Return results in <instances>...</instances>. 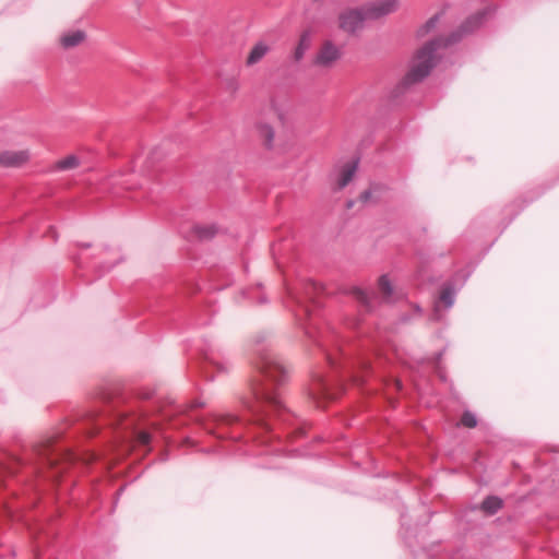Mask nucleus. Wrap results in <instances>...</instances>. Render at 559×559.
Masks as SVG:
<instances>
[{
	"mask_svg": "<svg viewBox=\"0 0 559 559\" xmlns=\"http://www.w3.org/2000/svg\"><path fill=\"white\" fill-rule=\"evenodd\" d=\"M260 378L250 383V396L243 397L242 404L252 413L264 412L266 407H280L274 385L280 384L287 376L283 364L274 356L265 355L259 364Z\"/></svg>",
	"mask_w": 559,
	"mask_h": 559,
	"instance_id": "1",
	"label": "nucleus"
},
{
	"mask_svg": "<svg viewBox=\"0 0 559 559\" xmlns=\"http://www.w3.org/2000/svg\"><path fill=\"white\" fill-rule=\"evenodd\" d=\"M448 43L443 39H433L420 47L416 51L411 68L405 75V82L414 84L425 79L435 66V50Z\"/></svg>",
	"mask_w": 559,
	"mask_h": 559,
	"instance_id": "2",
	"label": "nucleus"
},
{
	"mask_svg": "<svg viewBox=\"0 0 559 559\" xmlns=\"http://www.w3.org/2000/svg\"><path fill=\"white\" fill-rule=\"evenodd\" d=\"M343 58L342 47L332 39L322 40L311 57V66L321 71L332 70Z\"/></svg>",
	"mask_w": 559,
	"mask_h": 559,
	"instance_id": "3",
	"label": "nucleus"
},
{
	"mask_svg": "<svg viewBox=\"0 0 559 559\" xmlns=\"http://www.w3.org/2000/svg\"><path fill=\"white\" fill-rule=\"evenodd\" d=\"M497 7L488 4L476 13L468 16L460 26L459 33L461 36L468 35L477 31L490 16L495 14Z\"/></svg>",
	"mask_w": 559,
	"mask_h": 559,
	"instance_id": "4",
	"label": "nucleus"
},
{
	"mask_svg": "<svg viewBox=\"0 0 559 559\" xmlns=\"http://www.w3.org/2000/svg\"><path fill=\"white\" fill-rule=\"evenodd\" d=\"M368 20L365 14V8L348 9L338 15V27L346 33H354L359 29L364 22Z\"/></svg>",
	"mask_w": 559,
	"mask_h": 559,
	"instance_id": "5",
	"label": "nucleus"
},
{
	"mask_svg": "<svg viewBox=\"0 0 559 559\" xmlns=\"http://www.w3.org/2000/svg\"><path fill=\"white\" fill-rule=\"evenodd\" d=\"M400 0H374L364 5L368 20H379L397 11Z\"/></svg>",
	"mask_w": 559,
	"mask_h": 559,
	"instance_id": "6",
	"label": "nucleus"
},
{
	"mask_svg": "<svg viewBox=\"0 0 559 559\" xmlns=\"http://www.w3.org/2000/svg\"><path fill=\"white\" fill-rule=\"evenodd\" d=\"M273 50V44L266 39L257 40L249 49L245 66L252 68L260 63L271 51Z\"/></svg>",
	"mask_w": 559,
	"mask_h": 559,
	"instance_id": "7",
	"label": "nucleus"
},
{
	"mask_svg": "<svg viewBox=\"0 0 559 559\" xmlns=\"http://www.w3.org/2000/svg\"><path fill=\"white\" fill-rule=\"evenodd\" d=\"M31 158L28 150H5L0 151V166L1 167H21L25 165Z\"/></svg>",
	"mask_w": 559,
	"mask_h": 559,
	"instance_id": "8",
	"label": "nucleus"
},
{
	"mask_svg": "<svg viewBox=\"0 0 559 559\" xmlns=\"http://www.w3.org/2000/svg\"><path fill=\"white\" fill-rule=\"evenodd\" d=\"M310 47L311 34L309 31H304L289 52V61L295 66L299 64L305 59Z\"/></svg>",
	"mask_w": 559,
	"mask_h": 559,
	"instance_id": "9",
	"label": "nucleus"
},
{
	"mask_svg": "<svg viewBox=\"0 0 559 559\" xmlns=\"http://www.w3.org/2000/svg\"><path fill=\"white\" fill-rule=\"evenodd\" d=\"M254 130L262 146L266 150H273L275 145L274 127L267 121L260 120L255 123Z\"/></svg>",
	"mask_w": 559,
	"mask_h": 559,
	"instance_id": "10",
	"label": "nucleus"
},
{
	"mask_svg": "<svg viewBox=\"0 0 559 559\" xmlns=\"http://www.w3.org/2000/svg\"><path fill=\"white\" fill-rule=\"evenodd\" d=\"M85 39H86V34L84 31H81V29L70 31V32L63 33L59 37V45L61 48L68 50V49H72V48L80 46L81 44L84 43Z\"/></svg>",
	"mask_w": 559,
	"mask_h": 559,
	"instance_id": "11",
	"label": "nucleus"
},
{
	"mask_svg": "<svg viewBox=\"0 0 559 559\" xmlns=\"http://www.w3.org/2000/svg\"><path fill=\"white\" fill-rule=\"evenodd\" d=\"M378 288L382 300L385 302H391L396 297V288L388 275L379 277Z\"/></svg>",
	"mask_w": 559,
	"mask_h": 559,
	"instance_id": "12",
	"label": "nucleus"
},
{
	"mask_svg": "<svg viewBox=\"0 0 559 559\" xmlns=\"http://www.w3.org/2000/svg\"><path fill=\"white\" fill-rule=\"evenodd\" d=\"M356 173V164L355 163H347L342 168L338 179H337V187L338 189H342L346 187L353 179L354 175Z\"/></svg>",
	"mask_w": 559,
	"mask_h": 559,
	"instance_id": "13",
	"label": "nucleus"
},
{
	"mask_svg": "<svg viewBox=\"0 0 559 559\" xmlns=\"http://www.w3.org/2000/svg\"><path fill=\"white\" fill-rule=\"evenodd\" d=\"M502 508V500L496 496H489L481 502V510L487 514H495Z\"/></svg>",
	"mask_w": 559,
	"mask_h": 559,
	"instance_id": "14",
	"label": "nucleus"
},
{
	"mask_svg": "<svg viewBox=\"0 0 559 559\" xmlns=\"http://www.w3.org/2000/svg\"><path fill=\"white\" fill-rule=\"evenodd\" d=\"M80 165L79 158L74 155H69L60 160H58L53 168L57 170H69L76 168Z\"/></svg>",
	"mask_w": 559,
	"mask_h": 559,
	"instance_id": "15",
	"label": "nucleus"
},
{
	"mask_svg": "<svg viewBox=\"0 0 559 559\" xmlns=\"http://www.w3.org/2000/svg\"><path fill=\"white\" fill-rule=\"evenodd\" d=\"M271 111L280 124L284 126L286 123L287 112L276 100L271 102Z\"/></svg>",
	"mask_w": 559,
	"mask_h": 559,
	"instance_id": "16",
	"label": "nucleus"
},
{
	"mask_svg": "<svg viewBox=\"0 0 559 559\" xmlns=\"http://www.w3.org/2000/svg\"><path fill=\"white\" fill-rule=\"evenodd\" d=\"M439 21V15H435L432 17H430L425 24H423L418 29H417V35L419 37H424L426 35H428L437 25Z\"/></svg>",
	"mask_w": 559,
	"mask_h": 559,
	"instance_id": "17",
	"label": "nucleus"
},
{
	"mask_svg": "<svg viewBox=\"0 0 559 559\" xmlns=\"http://www.w3.org/2000/svg\"><path fill=\"white\" fill-rule=\"evenodd\" d=\"M194 233L200 239H209L215 234V229L211 226H197Z\"/></svg>",
	"mask_w": 559,
	"mask_h": 559,
	"instance_id": "18",
	"label": "nucleus"
},
{
	"mask_svg": "<svg viewBox=\"0 0 559 559\" xmlns=\"http://www.w3.org/2000/svg\"><path fill=\"white\" fill-rule=\"evenodd\" d=\"M358 201L362 204L374 203L377 201L374 189L370 188L362 191L358 197Z\"/></svg>",
	"mask_w": 559,
	"mask_h": 559,
	"instance_id": "19",
	"label": "nucleus"
},
{
	"mask_svg": "<svg viewBox=\"0 0 559 559\" xmlns=\"http://www.w3.org/2000/svg\"><path fill=\"white\" fill-rule=\"evenodd\" d=\"M461 425L466 428H474L477 425L476 417L469 412H465L461 418Z\"/></svg>",
	"mask_w": 559,
	"mask_h": 559,
	"instance_id": "20",
	"label": "nucleus"
},
{
	"mask_svg": "<svg viewBox=\"0 0 559 559\" xmlns=\"http://www.w3.org/2000/svg\"><path fill=\"white\" fill-rule=\"evenodd\" d=\"M453 297H454V292L448 287V288L442 289L441 295H440V301L443 302L445 305V307H450L453 305Z\"/></svg>",
	"mask_w": 559,
	"mask_h": 559,
	"instance_id": "21",
	"label": "nucleus"
},
{
	"mask_svg": "<svg viewBox=\"0 0 559 559\" xmlns=\"http://www.w3.org/2000/svg\"><path fill=\"white\" fill-rule=\"evenodd\" d=\"M353 294L357 298V300H359L361 304L368 305L369 299H368V295L365 290H362L361 288H354Z\"/></svg>",
	"mask_w": 559,
	"mask_h": 559,
	"instance_id": "22",
	"label": "nucleus"
},
{
	"mask_svg": "<svg viewBox=\"0 0 559 559\" xmlns=\"http://www.w3.org/2000/svg\"><path fill=\"white\" fill-rule=\"evenodd\" d=\"M214 420L222 424H230L231 421L236 420V417L231 415L215 416Z\"/></svg>",
	"mask_w": 559,
	"mask_h": 559,
	"instance_id": "23",
	"label": "nucleus"
},
{
	"mask_svg": "<svg viewBox=\"0 0 559 559\" xmlns=\"http://www.w3.org/2000/svg\"><path fill=\"white\" fill-rule=\"evenodd\" d=\"M150 440H151V436L147 432H145V431L139 432L138 441L141 444L145 445V444H147L150 442Z\"/></svg>",
	"mask_w": 559,
	"mask_h": 559,
	"instance_id": "24",
	"label": "nucleus"
},
{
	"mask_svg": "<svg viewBox=\"0 0 559 559\" xmlns=\"http://www.w3.org/2000/svg\"><path fill=\"white\" fill-rule=\"evenodd\" d=\"M393 383H394V386H395V389H396V390H401V388H402V382H401L400 380H397V379H396V380H394V382H393Z\"/></svg>",
	"mask_w": 559,
	"mask_h": 559,
	"instance_id": "25",
	"label": "nucleus"
}]
</instances>
